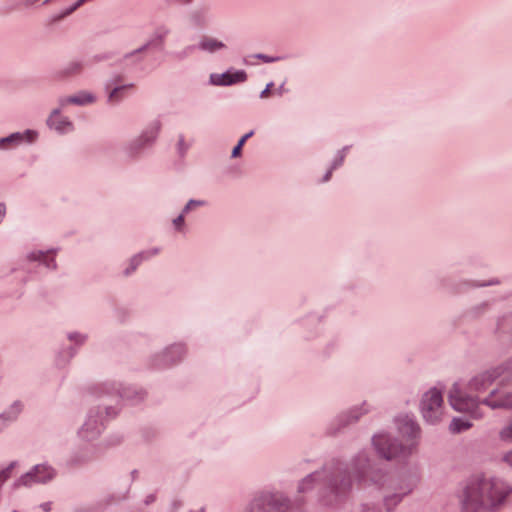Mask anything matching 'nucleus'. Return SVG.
<instances>
[{
	"label": "nucleus",
	"mask_w": 512,
	"mask_h": 512,
	"mask_svg": "<svg viewBox=\"0 0 512 512\" xmlns=\"http://www.w3.org/2000/svg\"><path fill=\"white\" fill-rule=\"evenodd\" d=\"M121 411L118 401H112L103 396L97 403L91 405L76 431L79 446L69 457L73 465L87 464L93 461L100 452L98 439L106 429L107 423L115 419Z\"/></svg>",
	"instance_id": "1"
},
{
	"label": "nucleus",
	"mask_w": 512,
	"mask_h": 512,
	"mask_svg": "<svg viewBox=\"0 0 512 512\" xmlns=\"http://www.w3.org/2000/svg\"><path fill=\"white\" fill-rule=\"evenodd\" d=\"M511 493V486L500 478L473 476L459 494L461 512H494L505 503Z\"/></svg>",
	"instance_id": "2"
},
{
	"label": "nucleus",
	"mask_w": 512,
	"mask_h": 512,
	"mask_svg": "<svg viewBox=\"0 0 512 512\" xmlns=\"http://www.w3.org/2000/svg\"><path fill=\"white\" fill-rule=\"evenodd\" d=\"M371 485L385 491L383 507L386 512H393L404 498L411 495L420 483L417 472L405 471L392 478L385 468H375L370 474Z\"/></svg>",
	"instance_id": "3"
},
{
	"label": "nucleus",
	"mask_w": 512,
	"mask_h": 512,
	"mask_svg": "<svg viewBox=\"0 0 512 512\" xmlns=\"http://www.w3.org/2000/svg\"><path fill=\"white\" fill-rule=\"evenodd\" d=\"M448 401L455 411L468 414L472 419L479 420L484 417L481 405L493 410L512 409V391L493 389L480 400L477 396L469 395L460 383L455 382L449 389Z\"/></svg>",
	"instance_id": "4"
},
{
	"label": "nucleus",
	"mask_w": 512,
	"mask_h": 512,
	"mask_svg": "<svg viewBox=\"0 0 512 512\" xmlns=\"http://www.w3.org/2000/svg\"><path fill=\"white\" fill-rule=\"evenodd\" d=\"M162 127V121L158 118L149 121L140 133L125 145V155L131 160L142 158L156 145Z\"/></svg>",
	"instance_id": "5"
},
{
	"label": "nucleus",
	"mask_w": 512,
	"mask_h": 512,
	"mask_svg": "<svg viewBox=\"0 0 512 512\" xmlns=\"http://www.w3.org/2000/svg\"><path fill=\"white\" fill-rule=\"evenodd\" d=\"M371 443L375 453L386 461L407 458L413 454V444H403L387 432L376 433Z\"/></svg>",
	"instance_id": "6"
},
{
	"label": "nucleus",
	"mask_w": 512,
	"mask_h": 512,
	"mask_svg": "<svg viewBox=\"0 0 512 512\" xmlns=\"http://www.w3.org/2000/svg\"><path fill=\"white\" fill-rule=\"evenodd\" d=\"M188 356V346L176 341L163 347L149 357L148 363L155 370H166L180 365Z\"/></svg>",
	"instance_id": "7"
},
{
	"label": "nucleus",
	"mask_w": 512,
	"mask_h": 512,
	"mask_svg": "<svg viewBox=\"0 0 512 512\" xmlns=\"http://www.w3.org/2000/svg\"><path fill=\"white\" fill-rule=\"evenodd\" d=\"M288 499L279 493L262 492L254 496L244 512H286Z\"/></svg>",
	"instance_id": "8"
},
{
	"label": "nucleus",
	"mask_w": 512,
	"mask_h": 512,
	"mask_svg": "<svg viewBox=\"0 0 512 512\" xmlns=\"http://www.w3.org/2000/svg\"><path fill=\"white\" fill-rule=\"evenodd\" d=\"M420 411L426 422L430 424L440 422L445 412L442 392L435 387L426 391L420 402Z\"/></svg>",
	"instance_id": "9"
},
{
	"label": "nucleus",
	"mask_w": 512,
	"mask_h": 512,
	"mask_svg": "<svg viewBox=\"0 0 512 512\" xmlns=\"http://www.w3.org/2000/svg\"><path fill=\"white\" fill-rule=\"evenodd\" d=\"M319 484L327 485L328 489L337 495L351 490V481H337L329 478L327 471H316L306 476L298 485L299 492H307Z\"/></svg>",
	"instance_id": "10"
},
{
	"label": "nucleus",
	"mask_w": 512,
	"mask_h": 512,
	"mask_svg": "<svg viewBox=\"0 0 512 512\" xmlns=\"http://www.w3.org/2000/svg\"><path fill=\"white\" fill-rule=\"evenodd\" d=\"M351 478L342 479L341 481H355L362 487H373L370 483V474L374 469H371V457L368 452L361 451L354 456L350 462Z\"/></svg>",
	"instance_id": "11"
},
{
	"label": "nucleus",
	"mask_w": 512,
	"mask_h": 512,
	"mask_svg": "<svg viewBox=\"0 0 512 512\" xmlns=\"http://www.w3.org/2000/svg\"><path fill=\"white\" fill-rule=\"evenodd\" d=\"M55 476V470L48 464H38L29 471L18 477L11 485L12 489L22 487L29 488L36 484H44L52 480Z\"/></svg>",
	"instance_id": "12"
},
{
	"label": "nucleus",
	"mask_w": 512,
	"mask_h": 512,
	"mask_svg": "<svg viewBox=\"0 0 512 512\" xmlns=\"http://www.w3.org/2000/svg\"><path fill=\"white\" fill-rule=\"evenodd\" d=\"M39 138V131L36 129H25L13 132L0 138V151L6 152L19 148L22 145H32Z\"/></svg>",
	"instance_id": "13"
},
{
	"label": "nucleus",
	"mask_w": 512,
	"mask_h": 512,
	"mask_svg": "<svg viewBox=\"0 0 512 512\" xmlns=\"http://www.w3.org/2000/svg\"><path fill=\"white\" fill-rule=\"evenodd\" d=\"M247 79L248 74L244 69L229 67L221 73H211L208 78V83L216 87H229L243 84Z\"/></svg>",
	"instance_id": "14"
},
{
	"label": "nucleus",
	"mask_w": 512,
	"mask_h": 512,
	"mask_svg": "<svg viewBox=\"0 0 512 512\" xmlns=\"http://www.w3.org/2000/svg\"><path fill=\"white\" fill-rule=\"evenodd\" d=\"M134 89V84L124 80L121 76H114L105 82L104 90L109 104H118L123 101Z\"/></svg>",
	"instance_id": "15"
},
{
	"label": "nucleus",
	"mask_w": 512,
	"mask_h": 512,
	"mask_svg": "<svg viewBox=\"0 0 512 512\" xmlns=\"http://www.w3.org/2000/svg\"><path fill=\"white\" fill-rule=\"evenodd\" d=\"M504 375V369L502 367H494L482 372H479L472 376L467 384L466 388L470 392L481 393L486 391L497 379Z\"/></svg>",
	"instance_id": "16"
},
{
	"label": "nucleus",
	"mask_w": 512,
	"mask_h": 512,
	"mask_svg": "<svg viewBox=\"0 0 512 512\" xmlns=\"http://www.w3.org/2000/svg\"><path fill=\"white\" fill-rule=\"evenodd\" d=\"M397 428L399 433V442L403 444H413V453L418 446L420 437V427L416 421L410 416H404L397 420Z\"/></svg>",
	"instance_id": "17"
},
{
	"label": "nucleus",
	"mask_w": 512,
	"mask_h": 512,
	"mask_svg": "<svg viewBox=\"0 0 512 512\" xmlns=\"http://www.w3.org/2000/svg\"><path fill=\"white\" fill-rule=\"evenodd\" d=\"M61 106L53 108L46 118V126L58 135H67L75 131L73 121L62 114Z\"/></svg>",
	"instance_id": "18"
},
{
	"label": "nucleus",
	"mask_w": 512,
	"mask_h": 512,
	"mask_svg": "<svg viewBox=\"0 0 512 512\" xmlns=\"http://www.w3.org/2000/svg\"><path fill=\"white\" fill-rule=\"evenodd\" d=\"M59 250L58 247L33 248L24 254V260L28 263H39L49 270H56L57 262L55 258Z\"/></svg>",
	"instance_id": "19"
},
{
	"label": "nucleus",
	"mask_w": 512,
	"mask_h": 512,
	"mask_svg": "<svg viewBox=\"0 0 512 512\" xmlns=\"http://www.w3.org/2000/svg\"><path fill=\"white\" fill-rule=\"evenodd\" d=\"M168 33L169 30L165 27L156 29L146 43H144L141 47L126 53L123 59L134 64L140 63L143 60V53L150 47L162 45Z\"/></svg>",
	"instance_id": "20"
},
{
	"label": "nucleus",
	"mask_w": 512,
	"mask_h": 512,
	"mask_svg": "<svg viewBox=\"0 0 512 512\" xmlns=\"http://www.w3.org/2000/svg\"><path fill=\"white\" fill-rule=\"evenodd\" d=\"M97 101L95 93L89 90H79L71 95H64L59 97L58 105L61 108H67L69 106H88L93 105Z\"/></svg>",
	"instance_id": "21"
},
{
	"label": "nucleus",
	"mask_w": 512,
	"mask_h": 512,
	"mask_svg": "<svg viewBox=\"0 0 512 512\" xmlns=\"http://www.w3.org/2000/svg\"><path fill=\"white\" fill-rule=\"evenodd\" d=\"M160 253V248L158 247H152L146 250H143L139 253L134 254L131 256L122 271V274L125 277L131 276L137 268L144 262L152 259L153 257L157 256Z\"/></svg>",
	"instance_id": "22"
},
{
	"label": "nucleus",
	"mask_w": 512,
	"mask_h": 512,
	"mask_svg": "<svg viewBox=\"0 0 512 512\" xmlns=\"http://www.w3.org/2000/svg\"><path fill=\"white\" fill-rule=\"evenodd\" d=\"M146 391L136 386H124L119 390L118 397L129 405H137L146 398Z\"/></svg>",
	"instance_id": "23"
},
{
	"label": "nucleus",
	"mask_w": 512,
	"mask_h": 512,
	"mask_svg": "<svg viewBox=\"0 0 512 512\" xmlns=\"http://www.w3.org/2000/svg\"><path fill=\"white\" fill-rule=\"evenodd\" d=\"M197 48L202 52L215 54L226 50L227 44L218 38L203 36L198 41Z\"/></svg>",
	"instance_id": "24"
},
{
	"label": "nucleus",
	"mask_w": 512,
	"mask_h": 512,
	"mask_svg": "<svg viewBox=\"0 0 512 512\" xmlns=\"http://www.w3.org/2000/svg\"><path fill=\"white\" fill-rule=\"evenodd\" d=\"M24 410V404L20 400L13 401L3 412L0 417L10 426L16 422Z\"/></svg>",
	"instance_id": "25"
},
{
	"label": "nucleus",
	"mask_w": 512,
	"mask_h": 512,
	"mask_svg": "<svg viewBox=\"0 0 512 512\" xmlns=\"http://www.w3.org/2000/svg\"><path fill=\"white\" fill-rule=\"evenodd\" d=\"M472 427V422L463 417H455L449 424V431L453 434L461 433L469 430Z\"/></svg>",
	"instance_id": "26"
},
{
	"label": "nucleus",
	"mask_w": 512,
	"mask_h": 512,
	"mask_svg": "<svg viewBox=\"0 0 512 512\" xmlns=\"http://www.w3.org/2000/svg\"><path fill=\"white\" fill-rule=\"evenodd\" d=\"M69 342L74 344L76 347H80L86 343L88 340V335L81 331H69L66 334Z\"/></svg>",
	"instance_id": "27"
},
{
	"label": "nucleus",
	"mask_w": 512,
	"mask_h": 512,
	"mask_svg": "<svg viewBox=\"0 0 512 512\" xmlns=\"http://www.w3.org/2000/svg\"><path fill=\"white\" fill-rule=\"evenodd\" d=\"M83 70V63L78 60H73L67 63L62 69V75L72 76L79 74Z\"/></svg>",
	"instance_id": "28"
},
{
	"label": "nucleus",
	"mask_w": 512,
	"mask_h": 512,
	"mask_svg": "<svg viewBox=\"0 0 512 512\" xmlns=\"http://www.w3.org/2000/svg\"><path fill=\"white\" fill-rule=\"evenodd\" d=\"M370 410H371L370 405L368 403H366V402H363L362 404L353 407L348 413H349V417L352 420L356 421L361 416L369 413Z\"/></svg>",
	"instance_id": "29"
},
{
	"label": "nucleus",
	"mask_w": 512,
	"mask_h": 512,
	"mask_svg": "<svg viewBox=\"0 0 512 512\" xmlns=\"http://www.w3.org/2000/svg\"><path fill=\"white\" fill-rule=\"evenodd\" d=\"M348 150H349V147L345 146L342 149L337 151V153L335 154V156L332 159L331 164H330V167L332 169L336 170L344 163V160L348 153Z\"/></svg>",
	"instance_id": "30"
},
{
	"label": "nucleus",
	"mask_w": 512,
	"mask_h": 512,
	"mask_svg": "<svg viewBox=\"0 0 512 512\" xmlns=\"http://www.w3.org/2000/svg\"><path fill=\"white\" fill-rule=\"evenodd\" d=\"M185 215L180 213L175 218L172 219V229L176 233H185L186 232V222H185Z\"/></svg>",
	"instance_id": "31"
},
{
	"label": "nucleus",
	"mask_w": 512,
	"mask_h": 512,
	"mask_svg": "<svg viewBox=\"0 0 512 512\" xmlns=\"http://www.w3.org/2000/svg\"><path fill=\"white\" fill-rule=\"evenodd\" d=\"M205 201L203 200H196V199H190L185 206L182 208L181 212L183 215L187 216L192 211L196 210L197 208L204 206Z\"/></svg>",
	"instance_id": "32"
},
{
	"label": "nucleus",
	"mask_w": 512,
	"mask_h": 512,
	"mask_svg": "<svg viewBox=\"0 0 512 512\" xmlns=\"http://www.w3.org/2000/svg\"><path fill=\"white\" fill-rule=\"evenodd\" d=\"M253 133H254L253 131H250V132L246 133L245 135H243L239 139L237 145L233 148V150L231 152L232 158H237V157L241 156V150H242L243 145L253 135Z\"/></svg>",
	"instance_id": "33"
},
{
	"label": "nucleus",
	"mask_w": 512,
	"mask_h": 512,
	"mask_svg": "<svg viewBox=\"0 0 512 512\" xmlns=\"http://www.w3.org/2000/svg\"><path fill=\"white\" fill-rule=\"evenodd\" d=\"M499 438L503 442H512V420L501 428L499 431Z\"/></svg>",
	"instance_id": "34"
},
{
	"label": "nucleus",
	"mask_w": 512,
	"mask_h": 512,
	"mask_svg": "<svg viewBox=\"0 0 512 512\" xmlns=\"http://www.w3.org/2000/svg\"><path fill=\"white\" fill-rule=\"evenodd\" d=\"M190 148V143L186 141L184 136H179L177 143H176V149L180 156H185L187 151Z\"/></svg>",
	"instance_id": "35"
},
{
	"label": "nucleus",
	"mask_w": 512,
	"mask_h": 512,
	"mask_svg": "<svg viewBox=\"0 0 512 512\" xmlns=\"http://www.w3.org/2000/svg\"><path fill=\"white\" fill-rule=\"evenodd\" d=\"M361 512H382V510L375 504H365L362 506Z\"/></svg>",
	"instance_id": "36"
},
{
	"label": "nucleus",
	"mask_w": 512,
	"mask_h": 512,
	"mask_svg": "<svg viewBox=\"0 0 512 512\" xmlns=\"http://www.w3.org/2000/svg\"><path fill=\"white\" fill-rule=\"evenodd\" d=\"M273 86H274V83H273V82H269V83H267V85H266L265 89L261 91V93H260L259 97H260L261 99H266V98H268V97H269V93H270V91H271V89H272V87H273Z\"/></svg>",
	"instance_id": "37"
},
{
	"label": "nucleus",
	"mask_w": 512,
	"mask_h": 512,
	"mask_svg": "<svg viewBox=\"0 0 512 512\" xmlns=\"http://www.w3.org/2000/svg\"><path fill=\"white\" fill-rule=\"evenodd\" d=\"M182 506H183V503L181 500H179V499L173 500L171 503V512H177Z\"/></svg>",
	"instance_id": "38"
},
{
	"label": "nucleus",
	"mask_w": 512,
	"mask_h": 512,
	"mask_svg": "<svg viewBox=\"0 0 512 512\" xmlns=\"http://www.w3.org/2000/svg\"><path fill=\"white\" fill-rule=\"evenodd\" d=\"M256 57L258 59H261L265 63H271V62H274V61L277 60V58L270 57V56L265 55V54H257Z\"/></svg>",
	"instance_id": "39"
},
{
	"label": "nucleus",
	"mask_w": 512,
	"mask_h": 512,
	"mask_svg": "<svg viewBox=\"0 0 512 512\" xmlns=\"http://www.w3.org/2000/svg\"><path fill=\"white\" fill-rule=\"evenodd\" d=\"M502 460L508 464L510 467H512V450L505 453Z\"/></svg>",
	"instance_id": "40"
},
{
	"label": "nucleus",
	"mask_w": 512,
	"mask_h": 512,
	"mask_svg": "<svg viewBox=\"0 0 512 512\" xmlns=\"http://www.w3.org/2000/svg\"><path fill=\"white\" fill-rule=\"evenodd\" d=\"M39 508L43 511V512H49L51 511L52 509V503L51 502H44V503H41L39 505Z\"/></svg>",
	"instance_id": "41"
},
{
	"label": "nucleus",
	"mask_w": 512,
	"mask_h": 512,
	"mask_svg": "<svg viewBox=\"0 0 512 512\" xmlns=\"http://www.w3.org/2000/svg\"><path fill=\"white\" fill-rule=\"evenodd\" d=\"M6 216V206L4 203L0 202V224L4 220Z\"/></svg>",
	"instance_id": "42"
},
{
	"label": "nucleus",
	"mask_w": 512,
	"mask_h": 512,
	"mask_svg": "<svg viewBox=\"0 0 512 512\" xmlns=\"http://www.w3.org/2000/svg\"><path fill=\"white\" fill-rule=\"evenodd\" d=\"M333 171H334V169H332L331 167L328 168L327 172L325 173V175L323 177L324 182H327L330 180Z\"/></svg>",
	"instance_id": "43"
},
{
	"label": "nucleus",
	"mask_w": 512,
	"mask_h": 512,
	"mask_svg": "<svg viewBox=\"0 0 512 512\" xmlns=\"http://www.w3.org/2000/svg\"><path fill=\"white\" fill-rule=\"evenodd\" d=\"M504 369V373L508 372L512 376V361L509 362L506 366H501Z\"/></svg>",
	"instance_id": "44"
},
{
	"label": "nucleus",
	"mask_w": 512,
	"mask_h": 512,
	"mask_svg": "<svg viewBox=\"0 0 512 512\" xmlns=\"http://www.w3.org/2000/svg\"><path fill=\"white\" fill-rule=\"evenodd\" d=\"M9 425L0 417V433L7 429Z\"/></svg>",
	"instance_id": "45"
},
{
	"label": "nucleus",
	"mask_w": 512,
	"mask_h": 512,
	"mask_svg": "<svg viewBox=\"0 0 512 512\" xmlns=\"http://www.w3.org/2000/svg\"><path fill=\"white\" fill-rule=\"evenodd\" d=\"M285 89H284V84L280 85V87L277 89V93L279 95H282L284 93Z\"/></svg>",
	"instance_id": "46"
},
{
	"label": "nucleus",
	"mask_w": 512,
	"mask_h": 512,
	"mask_svg": "<svg viewBox=\"0 0 512 512\" xmlns=\"http://www.w3.org/2000/svg\"><path fill=\"white\" fill-rule=\"evenodd\" d=\"M153 501H154V496H153V495H150V496H148V497H147V499H146V504H149V503H151V502H153Z\"/></svg>",
	"instance_id": "47"
},
{
	"label": "nucleus",
	"mask_w": 512,
	"mask_h": 512,
	"mask_svg": "<svg viewBox=\"0 0 512 512\" xmlns=\"http://www.w3.org/2000/svg\"><path fill=\"white\" fill-rule=\"evenodd\" d=\"M189 512H205V508L204 507H200L197 510H190Z\"/></svg>",
	"instance_id": "48"
},
{
	"label": "nucleus",
	"mask_w": 512,
	"mask_h": 512,
	"mask_svg": "<svg viewBox=\"0 0 512 512\" xmlns=\"http://www.w3.org/2000/svg\"><path fill=\"white\" fill-rule=\"evenodd\" d=\"M200 12L199 11H194L193 14H192V18L195 19L196 16L199 14Z\"/></svg>",
	"instance_id": "49"
}]
</instances>
